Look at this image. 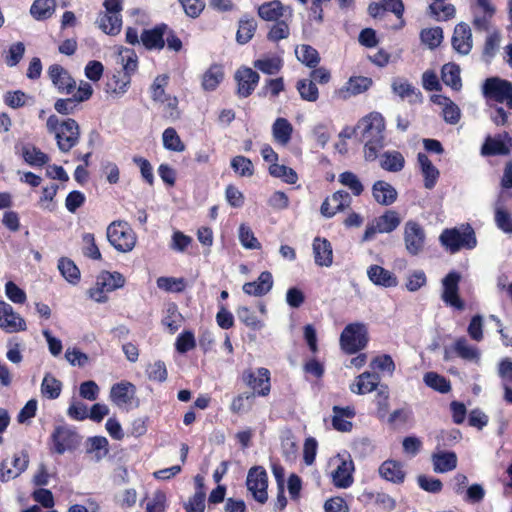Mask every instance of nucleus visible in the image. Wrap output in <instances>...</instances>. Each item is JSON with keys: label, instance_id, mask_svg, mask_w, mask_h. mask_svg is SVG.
<instances>
[{"label": "nucleus", "instance_id": "61", "mask_svg": "<svg viewBox=\"0 0 512 512\" xmlns=\"http://www.w3.org/2000/svg\"><path fill=\"white\" fill-rule=\"evenodd\" d=\"M254 67L265 74H275L281 69V60L277 57L259 59L254 62Z\"/></svg>", "mask_w": 512, "mask_h": 512}, {"label": "nucleus", "instance_id": "37", "mask_svg": "<svg viewBox=\"0 0 512 512\" xmlns=\"http://www.w3.org/2000/svg\"><path fill=\"white\" fill-rule=\"evenodd\" d=\"M55 7V0H35L30 8V13L36 20H46L53 15Z\"/></svg>", "mask_w": 512, "mask_h": 512}, {"label": "nucleus", "instance_id": "11", "mask_svg": "<svg viewBox=\"0 0 512 512\" xmlns=\"http://www.w3.org/2000/svg\"><path fill=\"white\" fill-rule=\"evenodd\" d=\"M0 328L7 333L25 331L27 328L24 318L5 301H0Z\"/></svg>", "mask_w": 512, "mask_h": 512}, {"label": "nucleus", "instance_id": "13", "mask_svg": "<svg viewBox=\"0 0 512 512\" xmlns=\"http://www.w3.org/2000/svg\"><path fill=\"white\" fill-rule=\"evenodd\" d=\"M512 139L504 132L494 137L488 136L482 145L481 153L485 156L508 155L511 152Z\"/></svg>", "mask_w": 512, "mask_h": 512}, {"label": "nucleus", "instance_id": "14", "mask_svg": "<svg viewBox=\"0 0 512 512\" xmlns=\"http://www.w3.org/2000/svg\"><path fill=\"white\" fill-rule=\"evenodd\" d=\"M49 79L61 93L70 94L76 87V82L70 73L59 64L49 66L47 70Z\"/></svg>", "mask_w": 512, "mask_h": 512}, {"label": "nucleus", "instance_id": "44", "mask_svg": "<svg viewBox=\"0 0 512 512\" xmlns=\"http://www.w3.org/2000/svg\"><path fill=\"white\" fill-rule=\"evenodd\" d=\"M371 85V78L363 76L351 77L349 81L346 83L345 92L349 93L350 95H357L367 91ZM343 92L344 90L341 89L340 93Z\"/></svg>", "mask_w": 512, "mask_h": 512}, {"label": "nucleus", "instance_id": "49", "mask_svg": "<svg viewBox=\"0 0 512 512\" xmlns=\"http://www.w3.org/2000/svg\"><path fill=\"white\" fill-rule=\"evenodd\" d=\"M231 167L241 177H250L254 174L251 160L244 156H235L231 160Z\"/></svg>", "mask_w": 512, "mask_h": 512}, {"label": "nucleus", "instance_id": "21", "mask_svg": "<svg viewBox=\"0 0 512 512\" xmlns=\"http://www.w3.org/2000/svg\"><path fill=\"white\" fill-rule=\"evenodd\" d=\"M433 470L436 473H446L457 467V455L451 451H437L431 455Z\"/></svg>", "mask_w": 512, "mask_h": 512}, {"label": "nucleus", "instance_id": "47", "mask_svg": "<svg viewBox=\"0 0 512 512\" xmlns=\"http://www.w3.org/2000/svg\"><path fill=\"white\" fill-rule=\"evenodd\" d=\"M58 268L62 276L70 283H76L79 280L80 271L70 259L61 258L58 263Z\"/></svg>", "mask_w": 512, "mask_h": 512}, {"label": "nucleus", "instance_id": "1", "mask_svg": "<svg viewBox=\"0 0 512 512\" xmlns=\"http://www.w3.org/2000/svg\"><path fill=\"white\" fill-rule=\"evenodd\" d=\"M357 128L362 129L365 159L368 161H374L380 150L384 147V118L380 113H370L361 119Z\"/></svg>", "mask_w": 512, "mask_h": 512}, {"label": "nucleus", "instance_id": "50", "mask_svg": "<svg viewBox=\"0 0 512 512\" xmlns=\"http://www.w3.org/2000/svg\"><path fill=\"white\" fill-rule=\"evenodd\" d=\"M495 222L503 232L512 234V215L501 205L495 207Z\"/></svg>", "mask_w": 512, "mask_h": 512}, {"label": "nucleus", "instance_id": "54", "mask_svg": "<svg viewBox=\"0 0 512 512\" xmlns=\"http://www.w3.org/2000/svg\"><path fill=\"white\" fill-rule=\"evenodd\" d=\"M239 240L241 244L247 249H260L261 244L254 236L253 231L246 224H241L239 227Z\"/></svg>", "mask_w": 512, "mask_h": 512}, {"label": "nucleus", "instance_id": "46", "mask_svg": "<svg viewBox=\"0 0 512 512\" xmlns=\"http://www.w3.org/2000/svg\"><path fill=\"white\" fill-rule=\"evenodd\" d=\"M282 9L279 1H272L262 4L258 9V14L264 20L273 21L283 15Z\"/></svg>", "mask_w": 512, "mask_h": 512}, {"label": "nucleus", "instance_id": "43", "mask_svg": "<svg viewBox=\"0 0 512 512\" xmlns=\"http://www.w3.org/2000/svg\"><path fill=\"white\" fill-rule=\"evenodd\" d=\"M62 383L51 374H46L42 380L41 392L49 399H56L60 396Z\"/></svg>", "mask_w": 512, "mask_h": 512}, {"label": "nucleus", "instance_id": "42", "mask_svg": "<svg viewBox=\"0 0 512 512\" xmlns=\"http://www.w3.org/2000/svg\"><path fill=\"white\" fill-rule=\"evenodd\" d=\"M423 381L428 387L440 393H448L451 390L450 382L436 372H427L423 377Z\"/></svg>", "mask_w": 512, "mask_h": 512}, {"label": "nucleus", "instance_id": "45", "mask_svg": "<svg viewBox=\"0 0 512 512\" xmlns=\"http://www.w3.org/2000/svg\"><path fill=\"white\" fill-rule=\"evenodd\" d=\"M269 173L273 177L281 178L288 184H295L298 180L297 173L292 168L277 163L270 165Z\"/></svg>", "mask_w": 512, "mask_h": 512}, {"label": "nucleus", "instance_id": "55", "mask_svg": "<svg viewBox=\"0 0 512 512\" xmlns=\"http://www.w3.org/2000/svg\"><path fill=\"white\" fill-rule=\"evenodd\" d=\"M67 415L73 420L83 421L88 419L89 408L84 402L73 399L67 409Z\"/></svg>", "mask_w": 512, "mask_h": 512}, {"label": "nucleus", "instance_id": "16", "mask_svg": "<svg viewBox=\"0 0 512 512\" xmlns=\"http://www.w3.org/2000/svg\"><path fill=\"white\" fill-rule=\"evenodd\" d=\"M453 49L461 54L468 55L473 47L471 28L466 23H459L455 26L452 36Z\"/></svg>", "mask_w": 512, "mask_h": 512}, {"label": "nucleus", "instance_id": "23", "mask_svg": "<svg viewBox=\"0 0 512 512\" xmlns=\"http://www.w3.org/2000/svg\"><path fill=\"white\" fill-rule=\"evenodd\" d=\"M313 253L315 263L322 267H329L333 262V250L330 242L326 239L315 238L313 242Z\"/></svg>", "mask_w": 512, "mask_h": 512}, {"label": "nucleus", "instance_id": "59", "mask_svg": "<svg viewBox=\"0 0 512 512\" xmlns=\"http://www.w3.org/2000/svg\"><path fill=\"white\" fill-rule=\"evenodd\" d=\"M162 322L170 333H175L182 324V316L175 306H170L167 309V315L164 317Z\"/></svg>", "mask_w": 512, "mask_h": 512}, {"label": "nucleus", "instance_id": "56", "mask_svg": "<svg viewBox=\"0 0 512 512\" xmlns=\"http://www.w3.org/2000/svg\"><path fill=\"white\" fill-rule=\"evenodd\" d=\"M297 89L304 100L314 102L318 99V88L310 79L300 80Z\"/></svg>", "mask_w": 512, "mask_h": 512}, {"label": "nucleus", "instance_id": "60", "mask_svg": "<svg viewBox=\"0 0 512 512\" xmlns=\"http://www.w3.org/2000/svg\"><path fill=\"white\" fill-rule=\"evenodd\" d=\"M99 394L100 388L93 380L84 381L79 386V395L85 400L96 401Z\"/></svg>", "mask_w": 512, "mask_h": 512}, {"label": "nucleus", "instance_id": "41", "mask_svg": "<svg viewBox=\"0 0 512 512\" xmlns=\"http://www.w3.org/2000/svg\"><path fill=\"white\" fill-rule=\"evenodd\" d=\"M295 54L299 61L311 68L316 67L320 61L318 51L310 45L297 46Z\"/></svg>", "mask_w": 512, "mask_h": 512}, {"label": "nucleus", "instance_id": "53", "mask_svg": "<svg viewBox=\"0 0 512 512\" xmlns=\"http://www.w3.org/2000/svg\"><path fill=\"white\" fill-rule=\"evenodd\" d=\"M256 30V22L254 20H241L236 34L237 42L245 44L251 40Z\"/></svg>", "mask_w": 512, "mask_h": 512}, {"label": "nucleus", "instance_id": "6", "mask_svg": "<svg viewBox=\"0 0 512 512\" xmlns=\"http://www.w3.org/2000/svg\"><path fill=\"white\" fill-rule=\"evenodd\" d=\"M401 223L399 214L394 210H387L383 215L375 218L367 225L362 237V241H369L377 233H390L394 231Z\"/></svg>", "mask_w": 512, "mask_h": 512}, {"label": "nucleus", "instance_id": "28", "mask_svg": "<svg viewBox=\"0 0 512 512\" xmlns=\"http://www.w3.org/2000/svg\"><path fill=\"white\" fill-rule=\"evenodd\" d=\"M380 382L376 373L363 372L356 378V382L350 386V390L356 394H366L375 390Z\"/></svg>", "mask_w": 512, "mask_h": 512}, {"label": "nucleus", "instance_id": "57", "mask_svg": "<svg viewBox=\"0 0 512 512\" xmlns=\"http://www.w3.org/2000/svg\"><path fill=\"white\" fill-rule=\"evenodd\" d=\"M255 393H244L235 397L231 403L233 413H241L251 409Z\"/></svg>", "mask_w": 512, "mask_h": 512}, {"label": "nucleus", "instance_id": "20", "mask_svg": "<svg viewBox=\"0 0 512 512\" xmlns=\"http://www.w3.org/2000/svg\"><path fill=\"white\" fill-rule=\"evenodd\" d=\"M372 195L378 204L389 206L396 201L398 193L388 182L378 180L372 186Z\"/></svg>", "mask_w": 512, "mask_h": 512}, {"label": "nucleus", "instance_id": "17", "mask_svg": "<svg viewBox=\"0 0 512 512\" xmlns=\"http://www.w3.org/2000/svg\"><path fill=\"white\" fill-rule=\"evenodd\" d=\"M107 239L118 251L128 250V224L125 221H114L107 228Z\"/></svg>", "mask_w": 512, "mask_h": 512}, {"label": "nucleus", "instance_id": "63", "mask_svg": "<svg viewBox=\"0 0 512 512\" xmlns=\"http://www.w3.org/2000/svg\"><path fill=\"white\" fill-rule=\"evenodd\" d=\"M147 376L151 381L163 382L167 379V369L162 361L149 364L146 369Z\"/></svg>", "mask_w": 512, "mask_h": 512}, {"label": "nucleus", "instance_id": "40", "mask_svg": "<svg viewBox=\"0 0 512 512\" xmlns=\"http://www.w3.org/2000/svg\"><path fill=\"white\" fill-rule=\"evenodd\" d=\"M224 73L221 66H211L203 75L202 87L206 91H213L223 80Z\"/></svg>", "mask_w": 512, "mask_h": 512}, {"label": "nucleus", "instance_id": "12", "mask_svg": "<svg viewBox=\"0 0 512 512\" xmlns=\"http://www.w3.org/2000/svg\"><path fill=\"white\" fill-rule=\"evenodd\" d=\"M54 450L58 454H63L67 450H72L79 444V435L69 427H57L52 434Z\"/></svg>", "mask_w": 512, "mask_h": 512}, {"label": "nucleus", "instance_id": "64", "mask_svg": "<svg viewBox=\"0 0 512 512\" xmlns=\"http://www.w3.org/2000/svg\"><path fill=\"white\" fill-rule=\"evenodd\" d=\"M166 500V494L163 491H156L146 505V512H165Z\"/></svg>", "mask_w": 512, "mask_h": 512}, {"label": "nucleus", "instance_id": "32", "mask_svg": "<svg viewBox=\"0 0 512 512\" xmlns=\"http://www.w3.org/2000/svg\"><path fill=\"white\" fill-rule=\"evenodd\" d=\"M98 27L109 35H116L120 32L122 19L118 13H103L97 19Z\"/></svg>", "mask_w": 512, "mask_h": 512}, {"label": "nucleus", "instance_id": "18", "mask_svg": "<svg viewBox=\"0 0 512 512\" xmlns=\"http://www.w3.org/2000/svg\"><path fill=\"white\" fill-rule=\"evenodd\" d=\"M244 382L253 388L258 395L266 396L270 392L269 371L266 368H259L257 375L252 371H245L243 374Z\"/></svg>", "mask_w": 512, "mask_h": 512}, {"label": "nucleus", "instance_id": "25", "mask_svg": "<svg viewBox=\"0 0 512 512\" xmlns=\"http://www.w3.org/2000/svg\"><path fill=\"white\" fill-rule=\"evenodd\" d=\"M354 464L352 460H341L336 470L332 473L333 483L338 488H347L353 483L352 472Z\"/></svg>", "mask_w": 512, "mask_h": 512}, {"label": "nucleus", "instance_id": "10", "mask_svg": "<svg viewBox=\"0 0 512 512\" xmlns=\"http://www.w3.org/2000/svg\"><path fill=\"white\" fill-rule=\"evenodd\" d=\"M29 457L26 452L14 454L11 459L6 458L0 464V481L8 482L20 476L28 467Z\"/></svg>", "mask_w": 512, "mask_h": 512}, {"label": "nucleus", "instance_id": "48", "mask_svg": "<svg viewBox=\"0 0 512 512\" xmlns=\"http://www.w3.org/2000/svg\"><path fill=\"white\" fill-rule=\"evenodd\" d=\"M339 182L348 187L355 196L361 195L364 190L360 179L353 172L346 171L341 173L339 175Z\"/></svg>", "mask_w": 512, "mask_h": 512}, {"label": "nucleus", "instance_id": "2", "mask_svg": "<svg viewBox=\"0 0 512 512\" xmlns=\"http://www.w3.org/2000/svg\"><path fill=\"white\" fill-rule=\"evenodd\" d=\"M46 127L49 133L54 134L57 146L63 153L69 152L79 142L80 128L74 119L61 121L57 116L51 115L47 119Z\"/></svg>", "mask_w": 512, "mask_h": 512}, {"label": "nucleus", "instance_id": "58", "mask_svg": "<svg viewBox=\"0 0 512 512\" xmlns=\"http://www.w3.org/2000/svg\"><path fill=\"white\" fill-rule=\"evenodd\" d=\"M83 254L91 259L98 260L101 258V253L95 243V238L92 233H84L82 236Z\"/></svg>", "mask_w": 512, "mask_h": 512}, {"label": "nucleus", "instance_id": "51", "mask_svg": "<svg viewBox=\"0 0 512 512\" xmlns=\"http://www.w3.org/2000/svg\"><path fill=\"white\" fill-rule=\"evenodd\" d=\"M421 40L429 48L434 49L438 47L443 39V31L440 27L424 29L420 34Z\"/></svg>", "mask_w": 512, "mask_h": 512}, {"label": "nucleus", "instance_id": "38", "mask_svg": "<svg viewBox=\"0 0 512 512\" xmlns=\"http://www.w3.org/2000/svg\"><path fill=\"white\" fill-rule=\"evenodd\" d=\"M442 81L452 89L460 90L462 83L460 78V68L454 63H447L442 67Z\"/></svg>", "mask_w": 512, "mask_h": 512}, {"label": "nucleus", "instance_id": "52", "mask_svg": "<svg viewBox=\"0 0 512 512\" xmlns=\"http://www.w3.org/2000/svg\"><path fill=\"white\" fill-rule=\"evenodd\" d=\"M163 145L166 149L182 152L185 149V145L180 140L177 132L173 128H167L163 133Z\"/></svg>", "mask_w": 512, "mask_h": 512}, {"label": "nucleus", "instance_id": "62", "mask_svg": "<svg viewBox=\"0 0 512 512\" xmlns=\"http://www.w3.org/2000/svg\"><path fill=\"white\" fill-rule=\"evenodd\" d=\"M429 11L437 20H448L455 15V7L452 4L433 3L429 6Z\"/></svg>", "mask_w": 512, "mask_h": 512}, {"label": "nucleus", "instance_id": "27", "mask_svg": "<svg viewBox=\"0 0 512 512\" xmlns=\"http://www.w3.org/2000/svg\"><path fill=\"white\" fill-rule=\"evenodd\" d=\"M379 474L385 480L400 484L405 479V471L400 462L394 460H386L379 467Z\"/></svg>", "mask_w": 512, "mask_h": 512}, {"label": "nucleus", "instance_id": "26", "mask_svg": "<svg viewBox=\"0 0 512 512\" xmlns=\"http://www.w3.org/2000/svg\"><path fill=\"white\" fill-rule=\"evenodd\" d=\"M432 101L442 107V115L447 123L454 125L459 122L461 112L452 100L443 95H434Z\"/></svg>", "mask_w": 512, "mask_h": 512}, {"label": "nucleus", "instance_id": "24", "mask_svg": "<svg viewBox=\"0 0 512 512\" xmlns=\"http://www.w3.org/2000/svg\"><path fill=\"white\" fill-rule=\"evenodd\" d=\"M109 443L104 436H93L89 437L85 443V450L91 459L95 462L101 461L105 458L109 451Z\"/></svg>", "mask_w": 512, "mask_h": 512}, {"label": "nucleus", "instance_id": "36", "mask_svg": "<svg viewBox=\"0 0 512 512\" xmlns=\"http://www.w3.org/2000/svg\"><path fill=\"white\" fill-rule=\"evenodd\" d=\"M405 159L398 151L385 152L380 158V166L389 172H399L404 168Z\"/></svg>", "mask_w": 512, "mask_h": 512}, {"label": "nucleus", "instance_id": "9", "mask_svg": "<svg viewBox=\"0 0 512 512\" xmlns=\"http://www.w3.org/2000/svg\"><path fill=\"white\" fill-rule=\"evenodd\" d=\"M426 234L416 221L409 220L404 225V243L406 251L413 256L421 253L425 246Z\"/></svg>", "mask_w": 512, "mask_h": 512}, {"label": "nucleus", "instance_id": "33", "mask_svg": "<svg viewBox=\"0 0 512 512\" xmlns=\"http://www.w3.org/2000/svg\"><path fill=\"white\" fill-rule=\"evenodd\" d=\"M453 351L458 357L464 360L475 363H478L480 360V351L476 347L470 345L464 337L458 338L455 341L453 344Z\"/></svg>", "mask_w": 512, "mask_h": 512}, {"label": "nucleus", "instance_id": "5", "mask_svg": "<svg viewBox=\"0 0 512 512\" xmlns=\"http://www.w3.org/2000/svg\"><path fill=\"white\" fill-rule=\"evenodd\" d=\"M486 98L505 103L512 109V83L499 77L487 78L482 86Z\"/></svg>", "mask_w": 512, "mask_h": 512}, {"label": "nucleus", "instance_id": "34", "mask_svg": "<svg viewBox=\"0 0 512 512\" xmlns=\"http://www.w3.org/2000/svg\"><path fill=\"white\" fill-rule=\"evenodd\" d=\"M166 28L167 27L163 25L162 27H157L152 30H145L141 34L143 45L148 49H162L165 45L163 36Z\"/></svg>", "mask_w": 512, "mask_h": 512}, {"label": "nucleus", "instance_id": "31", "mask_svg": "<svg viewBox=\"0 0 512 512\" xmlns=\"http://www.w3.org/2000/svg\"><path fill=\"white\" fill-rule=\"evenodd\" d=\"M292 133L293 126L287 119L277 118L273 123L272 134L274 140L282 146H286L290 142Z\"/></svg>", "mask_w": 512, "mask_h": 512}, {"label": "nucleus", "instance_id": "7", "mask_svg": "<svg viewBox=\"0 0 512 512\" xmlns=\"http://www.w3.org/2000/svg\"><path fill=\"white\" fill-rule=\"evenodd\" d=\"M246 485L256 501L265 503L268 499L267 487L268 477L265 469L261 466H254L248 471Z\"/></svg>", "mask_w": 512, "mask_h": 512}, {"label": "nucleus", "instance_id": "30", "mask_svg": "<svg viewBox=\"0 0 512 512\" xmlns=\"http://www.w3.org/2000/svg\"><path fill=\"white\" fill-rule=\"evenodd\" d=\"M333 418H332V425L333 427L341 432H348L352 428V423L348 421L347 419L353 418L355 415V412L353 408L346 407V408H340L338 406L333 407Z\"/></svg>", "mask_w": 512, "mask_h": 512}, {"label": "nucleus", "instance_id": "8", "mask_svg": "<svg viewBox=\"0 0 512 512\" xmlns=\"http://www.w3.org/2000/svg\"><path fill=\"white\" fill-rule=\"evenodd\" d=\"M461 281L460 273L456 271L449 272L442 279V294L441 299L443 302L457 310H463L465 307L464 302L459 296V283Z\"/></svg>", "mask_w": 512, "mask_h": 512}, {"label": "nucleus", "instance_id": "15", "mask_svg": "<svg viewBox=\"0 0 512 512\" xmlns=\"http://www.w3.org/2000/svg\"><path fill=\"white\" fill-rule=\"evenodd\" d=\"M351 196L349 193L343 190H339L331 197H328L324 200L321 205L320 211L324 217L331 218L337 212H341L348 208L351 204Z\"/></svg>", "mask_w": 512, "mask_h": 512}, {"label": "nucleus", "instance_id": "39", "mask_svg": "<svg viewBox=\"0 0 512 512\" xmlns=\"http://www.w3.org/2000/svg\"><path fill=\"white\" fill-rule=\"evenodd\" d=\"M124 283L125 278L118 272L104 271L97 277V285H101L109 292L122 287Z\"/></svg>", "mask_w": 512, "mask_h": 512}, {"label": "nucleus", "instance_id": "19", "mask_svg": "<svg viewBox=\"0 0 512 512\" xmlns=\"http://www.w3.org/2000/svg\"><path fill=\"white\" fill-rule=\"evenodd\" d=\"M259 74L251 68L237 70L235 79L238 83L237 92L241 97H248L259 82Z\"/></svg>", "mask_w": 512, "mask_h": 512}, {"label": "nucleus", "instance_id": "3", "mask_svg": "<svg viewBox=\"0 0 512 512\" xmlns=\"http://www.w3.org/2000/svg\"><path fill=\"white\" fill-rule=\"evenodd\" d=\"M439 240L451 253H455L461 248L472 249L477 243L474 230L468 224L460 228L445 229Z\"/></svg>", "mask_w": 512, "mask_h": 512}, {"label": "nucleus", "instance_id": "22", "mask_svg": "<svg viewBox=\"0 0 512 512\" xmlns=\"http://www.w3.org/2000/svg\"><path fill=\"white\" fill-rule=\"evenodd\" d=\"M368 278L372 283L386 288L395 287L398 284L397 277L379 265H372L367 270Z\"/></svg>", "mask_w": 512, "mask_h": 512}, {"label": "nucleus", "instance_id": "35", "mask_svg": "<svg viewBox=\"0 0 512 512\" xmlns=\"http://www.w3.org/2000/svg\"><path fill=\"white\" fill-rule=\"evenodd\" d=\"M21 152L25 162L31 166L40 167L49 161V156L47 154L31 144L23 145Z\"/></svg>", "mask_w": 512, "mask_h": 512}, {"label": "nucleus", "instance_id": "4", "mask_svg": "<svg viewBox=\"0 0 512 512\" xmlns=\"http://www.w3.org/2000/svg\"><path fill=\"white\" fill-rule=\"evenodd\" d=\"M367 342V328L362 323L347 325L340 335L341 348L348 354L360 351L367 345Z\"/></svg>", "mask_w": 512, "mask_h": 512}, {"label": "nucleus", "instance_id": "29", "mask_svg": "<svg viewBox=\"0 0 512 512\" xmlns=\"http://www.w3.org/2000/svg\"><path fill=\"white\" fill-rule=\"evenodd\" d=\"M417 161L424 177V187L426 189H432L436 185L439 177V170L432 164L424 153H418Z\"/></svg>", "mask_w": 512, "mask_h": 512}]
</instances>
